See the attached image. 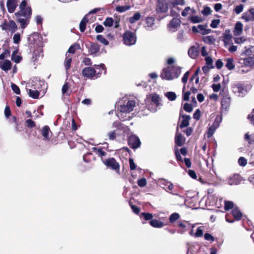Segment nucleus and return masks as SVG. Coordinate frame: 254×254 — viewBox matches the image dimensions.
Wrapping results in <instances>:
<instances>
[{
	"instance_id": "nucleus-8",
	"label": "nucleus",
	"mask_w": 254,
	"mask_h": 254,
	"mask_svg": "<svg viewBox=\"0 0 254 254\" xmlns=\"http://www.w3.org/2000/svg\"><path fill=\"white\" fill-rule=\"evenodd\" d=\"M222 121V118L221 117L217 116L212 124V125L210 126L208 129L207 132V137L208 138L211 137L213 134L214 133L216 129L219 127L220 123Z\"/></svg>"
},
{
	"instance_id": "nucleus-11",
	"label": "nucleus",
	"mask_w": 254,
	"mask_h": 254,
	"mask_svg": "<svg viewBox=\"0 0 254 254\" xmlns=\"http://www.w3.org/2000/svg\"><path fill=\"white\" fill-rule=\"evenodd\" d=\"M238 63L242 66H251L254 64L252 57H241L239 58Z\"/></svg>"
},
{
	"instance_id": "nucleus-54",
	"label": "nucleus",
	"mask_w": 254,
	"mask_h": 254,
	"mask_svg": "<svg viewBox=\"0 0 254 254\" xmlns=\"http://www.w3.org/2000/svg\"><path fill=\"white\" fill-rule=\"evenodd\" d=\"M113 20L112 18H107L104 22L105 26L111 27L113 25Z\"/></svg>"
},
{
	"instance_id": "nucleus-10",
	"label": "nucleus",
	"mask_w": 254,
	"mask_h": 254,
	"mask_svg": "<svg viewBox=\"0 0 254 254\" xmlns=\"http://www.w3.org/2000/svg\"><path fill=\"white\" fill-rule=\"evenodd\" d=\"M104 163L106 166L116 171L117 172H119L120 170V165L118 162H117L116 160L114 158L106 159L104 161Z\"/></svg>"
},
{
	"instance_id": "nucleus-51",
	"label": "nucleus",
	"mask_w": 254,
	"mask_h": 254,
	"mask_svg": "<svg viewBox=\"0 0 254 254\" xmlns=\"http://www.w3.org/2000/svg\"><path fill=\"white\" fill-rule=\"evenodd\" d=\"M234 206V204L232 201H225L224 209L226 211L232 208Z\"/></svg>"
},
{
	"instance_id": "nucleus-34",
	"label": "nucleus",
	"mask_w": 254,
	"mask_h": 254,
	"mask_svg": "<svg viewBox=\"0 0 254 254\" xmlns=\"http://www.w3.org/2000/svg\"><path fill=\"white\" fill-rule=\"evenodd\" d=\"M18 21L20 24L21 27L22 29H24L26 27V26L28 25L29 23V19L26 17L22 18V16H18Z\"/></svg>"
},
{
	"instance_id": "nucleus-20",
	"label": "nucleus",
	"mask_w": 254,
	"mask_h": 254,
	"mask_svg": "<svg viewBox=\"0 0 254 254\" xmlns=\"http://www.w3.org/2000/svg\"><path fill=\"white\" fill-rule=\"evenodd\" d=\"M181 21L179 19L174 18L170 21L169 24V28L170 30L175 31L177 28L180 26Z\"/></svg>"
},
{
	"instance_id": "nucleus-13",
	"label": "nucleus",
	"mask_w": 254,
	"mask_h": 254,
	"mask_svg": "<svg viewBox=\"0 0 254 254\" xmlns=\"http://www.w3.org/2000/svg\"><path fill=\"white\" fill-rule=\"evenodd\" d=\"M233 36L229 30H226L223 34V41L225 47L232 44V39Z\"/></svg>"
},
{
	"instance_id": "nucleus-61",
	"label": "nucleus",
	"mask_w": 254,
	"mask_h": 254,
	"mask_svg": "<svg viewBox=\"0 0 254 254\" xmlns=\"http://www.w3.org/2000/svg\"><path fill=\"white\" fill-rule=\"evenodd\" d=\"M11 59L12 60H13L16 63H18L20 62L21 58L20 56L16 55L14 52H13L12 54Z\"/></svg>"
},
{
	"instance_id": "nucleus-59",
	"label": "nucleus",
	"mask_w": 254,
	"mask_h": 254,
	"mask_svg": "<svg viewBox=\"0 0 254 254\" xmlns=\"http://www.w3.org/2000/svg\"><path fill=\"white\" fill-rule=\"evenodd\" d=\"M243 9H244V5L241 4L237 5L235 8L234 11L237 14H238L243 11Z\"/></svg>"
},
{
	"instance_id": "nucleus-22",
	"label": "nucleus",
	"mask_w": 254,
	"mask_h": 254,
	"mask_svg": "<svg viewBox=\"0 0 254 254\" xmlns=\"http://www.w3.org/2000/svg\"><path fill=\"white\" fill-rule=\"evenodd\" d=\"M185 141V138L182 135L181 133L178 132V127H177L175 136L176 144L179 146H182Z\"/></svg>"
},
{
	"instance_id": "nucleus-41",
	"label": "nucleus",
	"mask_w": 254,
	"mask_h": 254,
	"mask_svg": "<svg viewBox=\"0 0 254 254\" xmlns=\"http://www.w3.org/2000/svg\"><path fill=\"white\" fill-rule=\"evenodd\" d=\"M141 17V15H140V13L138 12H136L133 16L132 17H130L129 18V22L132 24V23H135L136 21H138V20L140 19Z\"/></svg>"
},
{
	"instance_id": "nucleus-58",
	"label": "nucleus",
	"mask_w": 254,
	"mask_h": 254,
	"mask_svg": "<svg viewBox=\"0 0 254 254\" xmlns=\"http://www.w3.org/2000/svg\"><path fill=\"white\" fill-rule=\"evenodd\" d=\"M68 86L67 83H65L62 87V93L64 95H69L70 93L68 92Z\"/></svg>"
},
{
	"instance_id": "nucleus-49",
	"label": "nucleus",
	"mask_w": 254,
	"mask_h": 254,
	"mask_svg": "<svg viewBox=\"0 0 254 254\" xmlns=\"http://www.w3.org/2000/svg\"><path fill=\"white\" fill-rule=\"evenodd\" d=\"M170 3L174 6L177 5H184L185 4V1L184 0H172Z\"/></svg>"
},
{
	"instance_id": "nucleus-4",
	"label": "nucleus",
	"mask_w": 254,
	"mask_h": 254,
	"mask_svg": "<svg viewBox=\"0 0 254 254\" xmlns=\"http://www.w3.org/2000/svg\"><path fill=\"white\" fill-rule=\"evenodd\" d=\"M96 69L104 70L105 66L104 64H102L99 65L95 64L94 67H87L82 69V74L83 76L88 78H92L96 75H97V77H99V75L101 74V70L96 72Z\"/></svg>"
},
{
	"instance_id": "nucleus-26",
	"label": "nucleus",
	"mask_w": 254,
	"mask_h": 254,
	"mask_svg": "<svg viewBox=\"0 0 254 254\" xmlns=\"http://www.w3.org/2000/svg\"><path fill=\"white\" fill-rule=\"evenodd\" d=\"M198 180L199 181L201 184H207L208 185H212L214 186L218 185L217 182L215 180L213 176L210 178L208 176L206 181H203L200 177H199Z\"/></svg>"
},
{
	"instance_id": "nucleus-63",
	"label": "nucleus",
	"mask_w": 254,
	"mask_h": 254,
	"mask_svg": "<svg viewBox=\"0 0 254 254\" xmlns=\"http://www.w3.org/2000/svg\"><path fill=\"white\" fill-rule=\"evenodd\" d=\"M11 88H12V90L15 94H20V91L19 88L16 85H15L14 83H11Z\"/></svg>"
},
{
	"instance_id": "nucleus-15",
	"label": "nucleus",
	"mask_w": 254,
	"mask_h": 254,
	"mask_svg": "<svg viewBox=\"0 0 254 254\" xmlns=\"http://www.w3.org/2000/svg\"><path fill=\"white\" fill-rule=\"evenodd\" d=\"M242 18L246 22L254 21V9H250L243 14Z\"/></svg>"
},
{
	"instance_id": "nucleus-14",
	"label": "nucleus",
	"mask_w": 254,
	"mask_h": 254,
	"mask_svg": "<svg viewBox=\"0 0 254 254\" xmlns=\"http://www.w3.org/2000/svg\"><path fill=\"white\" fill-rule=\"evenodd\" d=\"M168 5L164 0H158L156 11L158 13H165L168 10Z\"/></svg>"
},
{
	"instance_id": "nucleus-36",
	"label": "nucleus",
	"mask_w": 254,
	"mask_h": 254,
	"mask_svg": "<svg viewBox=\"0 0 254 254\" xmlns=\"http://www.w3.org/2000/svg\"><path fill=\"white\" fill-rule=\"evenodd\" d=\"M151 101L155 105L156 107H157L159 104L160 97L156 94H152L150 95Z\"/></svg>"
},
{
	"instance_id": "nucleus-45",
	"label": "nucleus",
	"mask_w": 254,
	"mask_h": 254,
	"mask_svg": "<svg viewBox=\"0 0 254 254\" xmlns=\"http://www.w3.org/2000/svg\"><path fill=\"white\" fill-rule=\"evenodd\" d=\"M190 95V91L186 90V87L183 89V99L184 101H188Z\"/></svg>"
},
{
	"instance_id": "nucleus-47",
	"label": "nucleus",
	"mask_w": 254,
	"mask_h": 254,
	"mask_svg": "<svg viewBox=\"0 0 254 254\" xmlns=\"http://www.w3.org/2000/svg\"><path fill=\"white\" fill-rule=\"evenodd\" d=\"M141 217H143L145 220H151L153 217L151 213L142 212L141 213Z\"/></svg>"
},
{
	"instance_id": "nucleus-31",
	"label": "nucleus",
	"mask_w": 254,
	"mask_h": 254,
	"mask_svg": "<svg viewBox=\"0 0 254 254\" xmlns=\"http://www.w3.org/2000/svg\"><path fill=\"white\" fill-rule=\"evenodd\" d=\"M27 91L29 96L34 99H38L39 97L40 93L37 90L28 89Z\"/></svg>"
},
{
	"instance_id": "nucleus-7",
	"label": "nucleus",
	"mask_w": 254,
	"mask_h": 254,
	"mask_svg": "<svg viewBox=\"0 0 254 254\" xmlns=\"http://www.w3.org/2000/svg\"><path fill=\"white\" fill-rule=\"evenodd\" d=\"M136 37L134 33L127 31L123 35V41L127 46H132L136 43Z\"/></svg>"
},
{
	"instance_id": "nucleus-5",
	"label": "nucleus",
	"mask_w": 254,
	"mask_h": 254,
	"mask_svg": "<svg viewBox=\"0 0 254 254\" xmlns=\"http://www.w3.org/2000/svg\"><path fill=\"white\" fill-rule=\"evenodd\" d=\"M41 38L37 33L33 34L29 37L30 42L35 41L34 44H36L38 46V49L35 50L33 53L32 59L34 62L38 60L42 56V49L41 47Z\"/></svg>"
},
{
	"instance_id": "nucleus-32",
	"label": "nucleus",
	"mask_w": 254,
	"mask_h": 254,
	"mask_svg": "<svg viewBox=\"0 0 254 254\" xmlns=\"http://www.w3.org/2000/svg\"><path fill=\"white\" fill-rule=\"evenodd\" d=\"M88 21V15H86L81 21L79 28L81 32H84L86 28V24Z\"/></svg>"
},
{
	"instance_id": "nucleus-23",
	"label": "nucleus",
	"mask_w": 254,
	"mask_h": 254,
	"mask_svg": "<svg viewBox=\"0 0 254 254\" xmlns=\"http://www.w3.org/2000/svg\"><path fill=\"white\" fill-rule=\"evenodd\" d=\"M51 132L49 127L45 126L41 129V134L43 136V139L45 140H49L50 139V133Z\"/></svg>"
},
{
	"instance_id": "nucleus-44",
	"label": "nucleus",
	"mask_w": 254,
	"mask_h": 254,
	"mask_svg": "<svg viewBox=\"0 0 254 254\" xmlns=\"http://www.w3.org/2000/svg\"><path fill=\"white\" fill-rule=\"evenodd\" d=\"M130 5L118 6L116 7V10L119 12H124L130 9Z\"/></svg>"
},
{
	"instance_id": "nucleus-46",
	"label": "nucleus",
	"mask_w": 254,
	"mask_h": 254,
	"mask_svg": "<svg viewBox=\"0 0 254 254\" xmlns=\"http://www.w3.org/2000/svg\"><path fill=\"white\" fill-rule=\"evenodd\" d=\"M71 61V58L69 57L68 56L66 55V58L64 63V65L66 70L69 69V68L70 67Z\"/></svg>"
},
{
	"instance_id": "nucleus-33",
	"label": "nucleus",
	"mask_w": 254,
	"mask_h": 254,
	"mask_svg": "<svg viewBox=\"0 0 254 254\" xmlns=\"http://www.w3.org/2000/svg\"><path fill=\"white\" fill-rule=\"evenodd\" d=\"M225 61L226 62L225 66L229 70H232L235 68V65L233 58L226 59Z\"/></svg>"
},
{
	"instance_id": "nucleus-18",
	"label": "nucleus",
	"mask_w": 254,
	"mask_h": 254,
	"mask_svg": "<svg viewBox=\"0 0 254 254\" xmlns=\"http://www.w3.org/2000/svg\"><path fill=\"white\" fill-rule=\"evenodd\" d=\"M233 89L234 92L237 93L239 96H243L247 92L246 88L240 84L235 85Z\"/></svg>"
},
{
	"instance_id": "nucleus-56",
	"label": "nucleus",
	"mask_w": 254,
	"mask_h": 254,
	"mask_svg": "<svg viewBox=\"0 0 254 254\" xmlns=\"http://www.w3.org/2000/svg\"><path fill=\"white\" fill-rule=\"evenodd\" d=\"M220 22V19H213L212 20L211 23L210 24V27L213 28H216L218 27V25Z\"/></svg>"
},
{
	"instance_id": "nucleus-60",
	"label": "nucleus",
	"mask_w": 254,
	"mask_h": 254,
	"mask_svg": "<svg viewBox=\"0 0 254 254\" xmlns=\"http://www.w3.org/2000/svg\"><path fill=\"white\" fill-rule=\"evenodd\" d=\"M211 87L215 92H217L221 90V86L220 84H212L211 85Z\"/></svg>"
},
{
	"instance_id": "nucleus-24",
	"label": "nucleus",
	"mask_w": 254,
	"mask_h": 254,
	"mask_svg": "<svg viewBox=\"0 0 254 254\" xmlns=\"http://www.w3.org/2000/svg\"><path fill=\"white\" fill-rule=\"evenodd\" d=\"M240 179L238 175H234L228 179L227 183L230 185H236L240 183Z\"/></svg>"
},
{
	"instance_id": "nucleus-55",
	"label": "nucleus",
	"mask_w": 254,
	"mask_h": 254,
	"mask_svg": "<svg viewBox=\"0 0 254 254\" xmlns=\"http://www.w3.org/2000/svg\"><path fill=\"white\" fill-rule=\"evenodd\" d=\"M201 116V111L199 109H197L193 114V118L194 120L198 121L200 119Z\"/></svg>"
},
{
	"instance_id": "nucleus-3",
	"label": "nucleus",
	"mask_w": 254,
	"mask_h": 254,
	"mask_svg": "<svg viewBox=\"0 0 254 254\" xmlns=\"http://www.w3.org/2000/svg\"><path fill=\"white\" fill-rule=\"evenodd\" d=\"M112 128L113 130L109 131L106 135L108 139L110 140H115L118 136H124L125 131L128 129L127 127H124L123 125L118 121L113 123Z\"/></svg>"
},
{
	"instance_id": "nucleus-52",
	"label": "nucleus",
	"mask_w": 254,
	"mask_h": 254,
	"mask_svg": "<svg viewBox=\"0 0 254 254\" xmlns=\"http://www.w3.org/2000/svg\"><path fill=\"white\" fill-rule=\"evenodd\" d=\"M205 60L208 68H213L214 66H213V60L210 57H206L205 59Z\"/></svg>"
},
{
	"instance_id": "nucleus-27",
	"label": "nucleus",
	"mask_w": 254,
	"mask_h": 254,
	"mask_svg": "<svg viewBox=\"0 0 254 254\" xmlns=\"http://www.w3.org/2000/svg\"><path fill=\"white\" fill-rule=\"evenodd\" d=\"M11 67V63L9 60H5L2 64L0 62V68L4 71L10 69Z\"/></svg>"
},
{
	"instance_id": "nucleus-38",
	"label": "nucleus",
	"mask_w": 254,
	"mask_h": 254,
	"mask_svg": "<svg viewBox=\"0 0 254 254\" xmlns=\"http://www.w3.org/2000/svg\"><path fill=\"white\" fill-rule=\"evenodd\" d=\"M7 26L9 28V31L11 32L14 33L17 29V27L15 22L13 20H10L7 23Z\"/></svg>"
},
{
	"instance_id": "nucleus-37",
	"label": "nucleus",
	"mask_w": 254,
	"mask_h": 254,
	"mask_svg": "<svg viewBox=\"0 0 254 254\" xmlns=\"http://www.w3.org/2000/svg\"><path fill=\"white\" fill-rule=\"evenodd\" d=\"M161 185L164 187H165L167 189L169 190H173L174 188V186L172 183L167 181L165 180L162 179L161 180Z\"/></svg>"
},
{
	"instance_id": "nucleus-9",
	"label": "nucleus",
	"mask_w": 254,
	"mask_h": 254,
	"mask_svg": "<svg viewBox=\"0 0 254 254\" xmlns=\"http://www.w3.org/2000/svg\"><path fill=\"white\" fill-rule=\"evenodd\" d=\"M208 25L207 24L194 26L191 27V31L194 33H199L201 35H205L210 33L211 31L210 29H207Z\"/></svg>"
},
{
	"instance_id": "nucleus-2",
	"label": "nucleus",
	"mask_w": 254,
	"mask_h": 254,
	"mask_svg": "<svg viewBox=\"0 0 254 254\" xmlns=\"http://www.w3.org/2000/svg\"><path fill=\"white\" fill-rule=\"evenodd\" d=\"M118 117L123 121L130 118V113L132 111L135 106V102L133 100L124 97L118 102Z\"/></svg>"
},
{
	"instance_id": "nucleus-30",
	"label": "nucleus",
	"mask_w": 254,
	"mask_h": 254,
	"mask_svg": "<svg viewBox=\"0 0 254 254\" xmlns=\"http://www.w3.org/2000/svg\"><path fill=\"white\" fill-rule=\"evenodd\" d=\"M232 214L236 220H239L242 217V213L237 207H235L232 211Z\"/></svg>"
},
{
	"instance_id": "nucleus-50",
	"label": "nucleus",
	"mask_w": 254,
	"mask_h": 254,
	"mask_svg": "<svg viewBox=\"0 0 254 254\" xmlns=\"http://www.w3.org/2000/svg\"><path fill=\"white\" fill-rule=\"evenodd\" d=\"M234 40L236 44H241L246 41V38L244 36H242L240 37H235Z\"/></svg>"
},
{
	"instance_id": "nucleus-64",
	"label": "nucleus",
	"mask_w": 254,
	"mask_h": 254,
	"mask_svg": "<svg viewBox=\"0 0 254 254\" xmlns=\"http://www.w3.org/2000/svg\"><path fill=\"white\" fill-rule=\"evenodd\" d=\"M211 10L210 8L208 6H205L204 7L201 12L204 15L206 16L210 14L211 13Z\"/></svg>"
},
{
	"instance_id": "nucleus-53",
	"label": "nucleus",
	"mask_w": 254,
	"mask_h": 254,
	"mask_svg": "<svg viewBox=\"0 0 254 254\" xmlns=\"http://www.w3.org/2000/svg\"><path fill=\"white\" fill-rule=\"evenodd\" d=\"M203 21L201 17L198 16H191V23H199Z\"/></svg>"
},
{
	"instance_id": "nucleus-28",
	"label": "nucleus",
	"mask_w": 254,
	"mask_h": 254,
	"mask_svg": "<svg viewBox=\"0 0 254 254\" xmlns=\"http://www.w3.org/2000/svg\"><path fill=\"white\" fill-rule=\"evenodd\" d=\"M150 225L154 228H160L164 227L165 224L162 221L157 219H152L149 222Z\"/></svg>"
},
{
	"instance_id": "nucleus-21",
	"label": "nucleus",
	"mask_w": 254,
	"mask_h": 254,
	"mask_svg": "<svg viewBox=\"0 0 254 254\" xmlns=\"http://www.w3.org/2000/svg\"><path fill=\"white\" fill-rule=\"evenodd\" d=\"M243 25L241 22H237L235 24L234 30L233 34L235 36H239L241 35L243 31Z\"/></svg>"
},
{
	"instance_id": "nucleus-43",
	"label": "nucleus",
	"mask_w": 254,
	"mask_h": 254,
	"mask_svg": "<svg viewBox=\"0 0 254 254\" xmlns=\"http://www.w3.org/2000/svg\"><path fill=\"white\" fill-rule=\"evenodd\" d=\"M180 218V215L178 213H173L169 217V221L171 223H173L178 220Z\"/></svg>"
},
{
	"instance_id": "nucleus-12",
	"label": "nucleus",
	"mask_w": 254,
	"mask_h": 254,
	"mask_svg": "<svg viewBox=\"0 0 254 254\" xmlns=\"http://www.w3.org/2000/svg\"><path fill=\"white\" fill-rule=\"evenodd\" d=\"M128 142L129 145L133 149L139 147L141 143L139 138L135 135H131L129 137Z\"/></svg>"
},
{
	"instance_id": "nucleus-16",
	"label": "nucleus",
	"mask_w": 254,
	"mask_h": 254,
	"mask_svg": "<svg viewBox=\"0 0 254 254\" xmlns=\"http://www.w3.org/2000/svg\"><path fill=\"white\" fill-rule=\"evenodd\" d=\"M16 16H23L27 18H30L31 15V9L29 6H27L26 8L21 9L20 11L15 13Z\"/></svg>"
},
{
	"instance_id": "nucleus-62",
	"label": "nucleus",
	"mask_w": 254,
	"mask_h": 254,
	"mask_svg": "<svg viewBox=\"0 0 254 254\" xmlns=\"http://www.w3.org/2000/svg\"><path fill=\"white\" fill-rule=\"evenodd\" d=\"M146 184V180L145 178H142L137 181V184L140 187H145Z\"/></svg>"
},
{
	"instance_id": "nucleus-40",
	"label": "nucleus",
	"mask_w": 254,
	"mask_h": 254,
	"mask_svg": "<svg viewBox=\"0 0 254 254\" xmlns=\"http://www.w3.org/2000/svg\"><path fill=\"white\" fill-rule=\"evenodd\" d=\"M93 151L99 156L102 157L106 155V152L100 147H93Z\"/></svg>"
},
{
	"instance_id": "nucleus-6",
	"label": "nucleus",
	"mask_w": 254,
	"mask_h": 254,
	"mask_svg": "<svg viewBox=\"0 0 254 254\" xmlns=\"http://www.w3.org/2000/svg\"><path fill=\"white\" fill-rule=\"evenodd\" d=\"M220 95L222 96L221 100V112L222 113L226 112L230 108L231 104V97L227 90L223 89L220 92Z\"/></svg>"
},
{
	"instance_id": "nucleus-39",
	"label": "nucleus",
	"mask_w": 254,
	"mask_h": 254,
	"mask_svg": "<svg viewBox=\"0 0 254 254\" xmlns=\"http://www.w3.org/2000/svg\"><path fill=\"white\" fill-rule=\"evenodd\" d=\"M165 96L168 98L169 101H175L177 98V95L174 92L169 91L165 93Z\"/></svg>"
},
{
	"instance_id": "nucleus-17",
	"label": "nucleus",
	"mask_w": 254,
	"mask_h": 254,
	"mask_svg": "<svg viewBox=\"0 0 254 254\" xmlns=\"http://www.w3.org/2000/svg\"><path fill=\"white\" fill-rule=\"evenodd\" d=\"M190 119V116L183 115L182 110H181L180 120V121L181 120V121L180 127L181 128H182L184 127H187L189 124Z\"/></svg>"
},
{
	"instance_id": "nucleus-25",
	"label": "nucleus",
	"mask_w": 254,
	"mask_h": 254,
	"mask_svg": "<svg viewBox=\"0 0 254 254\" xmlns=\"http://www.w3.org/2000/svg\"><path fill=\"white\" fill-rule=\"evenodd\" d=\"M6 5L8 12L12 13L16 7V1L15 0H8Z\"/></svg>"
},
{
	"instance_id": "nucleus-35",
	"label": "nucleus",
	"mask_w": 254,
	"mask_h": 254,
	"mask_svg": "<svg viewBox=\"0 0 254 254\" xmlns=\"http://www.w3.org/2000/svg\"><path fill=\"white\" fill-rule=\"evenodd\" d=\"M100 47L97 44H91L90 48L89 51L91 54H95L99 51Z\"/></svg>"
},
{
	"instance_id": "nucleus-29",
	"label": "nucleus",
	"mask_w": 254,
	"mask_h": 254,
	"mask_svg": "<svg viewBox=\"0 0 254 254\" xmlns=\"http://www.w3.org/2000/svg\"><path fill=\"white\" fill-rule=\"evenodd\" d=\"M244 138L248 142L249 144H254V132L246 133L245 134Z\"/></svg>"
},
{
	"instance_id": "nucleus-19",
	"label": "nucleus",
	"mask_w": 254,
	"mask_h": 254,
	"mask_svg": "<svg viewBox=\"0 0 254 254\" xmlns=\"http://www.w3.org/2000/svg\"><path fill=\"white\" fill-rule=\"evenodd\" d=\"M155 18L153 17H147L145 19V28L148 31L154 29Z\"/></svg>"
},
{
	"instance_id": "nucleus-48",
	"label": "nucleus",
	"mask_w": 254,
	"mask_h": 254,
	"mask_svg": "<svg viewBox=\"0 0 254 254\" xmlns=\"http://www.w3.org/2000/svg\"><path fill=\"white\" fill-rule=\"evenodd\" d=\"M96 38L98 41L103 44L105 46L109 44V42L101 35H98Z\"/></svg>"
},
{
	"instance_id": "nucleus-42",
	"label": "nucleus",
	"mask_w": 254,
	"mask_h": 254,
	"mask_svg": "<svg viewBox=\"0 0 254 254\" xmlns=\"http://www.w3.org/2000/svg\"><path fill=\"white\" fill-rule=\"evenodd\" d=\"M253 55V52L251 48H246L245 50L241 53V57H252Z\"/></svg>"
},
{
	"instance_id": "nucleus-1",
	"label": "nucleus",
	"mask_w": 254,
	"mask_h": 254,
	"mask_svg": "<svg viewBox=\"0 0 254 254\" xmlns=\"http://www.w3.org/2000/svg\"><path fill=\"white\" fill-rule=\"evenodd\" d=\"M168 66L163 68L160 74V77L162 79L172 80L177 78L181 72V67L177 64H175L176 59L171 57L167 59Z\"/></svg>"
},
{
	"instance_id": "nucleus-57",
	"label": "nucleus",
	"mask_w": 254,
	"mask_h": 254,
	"mask_svg": "<svg viewBox=\"0 0 254 254\" xmlns=\"http://www.w3.org/2000/svg\"><path fill=\"white\" fill-rule=\"evenodd\" d=\"M238 163L241 166H245L247 163V160L243 157H241L238 159Z\"/></svg>"
}]
</instances>
